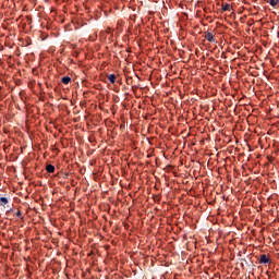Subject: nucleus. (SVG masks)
<instances>
[{"mask_svg":"<svg viewBox=\"0 0 279 279\" xmlns=\"http://www.w3.org/2000/svg\"><path fill=\"white\" fill-rule=\"evenodd\" d=\"M204 38L208 43H217V39H215V35L213 33H210V32H205Z\"/></svg>","mask_w":279,"mask_h":279,"instance_id":"obj_1","label":"nucleus"},{"mask_svg":"<svg viewBox=\"0 0 279 279\" xmlns=\"http://www.w3.org/2000/svg\"><path fill=\"white\" fill-rule=\"evenodd\" d=\"M260 265H267L268 263H271V259L268 257L267 254H262L258 259Z\"/></svg>","mask_w":279,"mask_h":279,"instance_id":"obj_2","label":"nucleus"},{"mask_svg":"<svg viewBox=\"0 0 279 279\" xmlns=\"http://www.w3.org/2000/svg\"><path fill=\"white\" fill-rule=\"evenodd\" d=\"M232 10V5L230 3H221V12H230Z\"/></svg>","mask_w":279,"mask_h":279,"instance_id":"obj_3","label":"nucleus"},{"mask_svg":"<svg viewBox=\"0 0 279 279\" xmlns=\"http://www.w3.org/2000/svg\"><path fill=\"white\" fill-rule=\"evenodd\" d=\"M47 173H56V166L53 165H47L46 166Z\"/></svg>","mask_w":279,"mask_h":279,"instance_id":"obj_4","label":"nucleus"},{"mask_svg":"<svg viewBox=\"0 0 279 279\" xmlns=\"http://www.w3.org/2000/svg\"><path fill=\"white\" fill-rule=\"evenodd\" d=\"M268 3L271 8H279V0H268Z\"/></svg>","mask_w":279,"mask_h":279,"instance_id":"obj_5","label":"nucleus"},{"mask_svg":"<svg viewBox=\"0 0 279 279\" xmlns=\"http://www.w3.org/2000/svg\"><path fill=\"white\" fill-rule=\"evenodd\" d=\"M9 202L8 197H0V206H7Z\"/></svg>","mask_w":279,"mask_h":279,"instance_id":"obj_6","label":"nucleus"},{"mask_svg":"<svg viewBox=\"0 0 279 279\" xmlns=\"http://www.w3.org/2000/svg\"><path fill=\"white\" fill-rule=\"evenodd\" d=\"M108 81L110 82V84H114V82H117V75L110 74L108 76Z\"/></svg>","mask_w":279,"mask_h":279,"instance_id":"obj_7","label":"nucleus"},{"mask_svg":"<svg viewBox=\"0 0 279 279\" xmlns=\"http://www.w3.org/2000/svg\"><path fill=\"white\" fill-rule=\"evenodd\" d=\"M62 84H71V76H63L61 78Z\"/></svg>","mask_w":279,"mask_h":279,"instance_id":"obj_8","label":"nucleus"},{"mask_svg":"<svg viewBox=\"0 0 279 279\" xmlns=\"http://www.w3.org/2000/svg\"><path fill=\"white\" fill-rule=\"evenodd\" d=\"M15 216L19 217V219H22L23 218V214L21 213V210H17L15 213Z\"/></svg>","mask_w":279,"mask_h":279,"instance_id":"obj_9","label":"nucleus"},{"mask_svg":"<svg viewBox=\"0 0 279 279\" xmlns=\"http://www.w3.org/2000/svg\"><path fill=\"white\" fill-rule=\"evenodd\" d=\"M107 34H112V29H110V28H107Z\"/></svg>","mask_w":279,"mask_h":279,"instance_id":"obj_10","label":"nucleus"}]
</instances>
